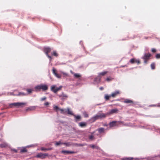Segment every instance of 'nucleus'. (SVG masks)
<instances>
[{"mask_svg": "<svg viewBox=\"0 0 160 160\" xmlns=\"http://www.w3.org/2000/svg\"><path fill=\"white\" fill-rule=\"evenodd\" d=\"M97 130L100 133H101L104 132L105 129L104 128H98Z\"/></svg>", "mask_w": 160, "mask_h": 160, "instance_id": "nucleus-19", "label": "nucleus"}, {"mask_svg": "<svg viewBox=\"0 0 160 160\" xmlns=\"http://www.w3.org/2000/svg\"><path fill=\"white\" fill-rule=\"evenodd\" d=\"M118 111V110L117 109H112L108 113V115L112 114L114 113H117Z\"/></svg>", "mask_w": 160, "mask_h": 160, "instance_id": "nucleus-12", "label": "nucleus"}, {"mask_svg": "<svg viewBox=\"0 0 160 160\" xmlns=\"http://www.w3.org/2000/svg\"><path fill=\"white\" fill-rule=\"evenodd\" d=\"M52 149L51 148H45L44 147H41L40 150L42 151H47L51 150Z\"/></svg>", "mask_w": 160, "mask_h": 160, "instance_id": "nucleus-18", "label": "nucleus"}, {"mask_svg": "<svg viewBox=\"0 0 160 160\" xmlns=\"http://www.w3.org/2000/svg\"><path fill=\"white\" fill-rule=\"evenodd\" d=\"M66 110L67 111L66 113H67L68 114L71 115H73L72 111H71L69 108H67Z\"/></svg>", "mask_w": 160, "mask_h": 160, "instance_id": "nucleus-22", "label": "nucleus"}, {"mask_svg": "<svg viewBox=\"0 0 160 160\" xmlns=\"http://www.w3.org/2000/svg\"><path fill=\"white\" fill-rule=\"evenodd\" d=\"M11 150L12 151H13L15 153H17L18 152L17 150L15 149H11Z\"/></svg>", "mask_w": 160, "mask_h": 160, "instance_id": "nucleus-43", "label": "nucleus"}, {"mask_svg": "<svg viewBox=\"0 0 160 160\" xmlns=\"http://www.w3.org/2000/svg\"><path fill=\"white\" fill-rule=\"evenodd\" d=\"M120 93V91L119 90H117L113 92L111 95V97L114 98L117 95Z\"/></svg>", "mask_w": 160, "mask_h": 160, "instance_id": "nucleus-14", "label": "nucleus"}, {"mask_svg": "<svg viewBox=\"0 0 160 160\" xmlns=\"http://www.w3.org/2000/svg\"><path fill=\"white\" fill-rule=\"evenodd\" d=\"M62 88V86H61L58 88H56L55 85H53L51 86V90L54 93H56L57 92L59 91Z\"/></svg>", "mask_w": 160, "mask_h": 160, "instance_id": "nucleus-5", "label": "nucleus"}, {"mask_svg": "<svg viewBox=\"0 0 160 160\" xmlns=\"http://www.w3.org/2000/svg\"><path fill=\"white\" fill-rule=\"evenodd\" d=\"M59 110L61 111V113L63 114H65L67 112V111L66 109H60Z\"/></svg>", "mask_w": 160, "mask_h": 160, "instance_id": "nucleus-21", "label": "nucleus"}, {"mask_svg": "<svg viewBox=\"0 0 160 160\" xmlns=\"http://www.w3.org/2000/svg\"><path fill=\"white\" fill-rule=\"evenodd\" d=\"M135 63H137L138 64H139L140 63V61L139 60L135 59Z\"/></svg>", "mask_w": 160, "mask_h": 160, "instance_id": "nucleus-31", "label": "nucleus"}, {"mask_svg": "<svg viewBox=\"0 0 160 160\" xmlns=\"http://www.w3.org/2000/svg\"><path fill=\"white\" fill-rule=\"evenodd\" d=\"M152 106H155V105H152Z\"/></svg>", "mask_w": 160, "mask_h": 160, "instance_id": "nucleus-49", "label": "nucleus"}, {"mask_svg": "<svg viewBox=\"0 0 160 160\" xmlns=\"http://www.w3.org/2000/svg\"><path fill=\"white\" fill-rule=\"evenodd\" d=\"M151 56V54L149 53H146L145 54L144 56L142 58L144 59V62L145 63H146L150 59Z\"/></svg>", "mask_w": 160, "mask_h": 160, "instance_id": "nucleus-6", "label": "nucleus"}, {"mask_svg": "<svg viewBox=\"0 0 160 160\" xmlns=\"http://www.w3.org/2000/svg\"><path fill=\"white\" fill-rule=\"evenodd\" d=\"M79 126L81 127H85L87 125V123L85 122H81L79 123Z\"/></svg>", "mask_w": 160, "mask_h": 160, "instance_id": "nucleus-17", "label": "nucleus"}, {"mask_svg": "<svg viewBox=\"0 0 160 160\" xmlns=\"http://www.w3.org/2000/svg\"><path fill=\"white\" fill-rule=\"evenodd\" d=\"M127 67V66L126 65H125L123 66H121V67Z\"/></svg>", "mask_w": 160, "mask_h": 160, "instance_id": "nucleus-47", "label": "nucleus"}, {"mask_svg": "<svg viewBox=\"0 0 160 160\" xmlns=\"http://www.w3.org/2000/svg\"><path fill=\"white\" fill-rule=\"evenodd\" d=\"M135 58H132L130 60V62L132 64H133L134 63H135Z\"/></svg>", "mask_w": 160, "mask_h": 160, "instance_id": "nucleus-27", "label": "nucleus"}, {"mask_svg": "<svg viewBox=\"0 0 160 160\" xmlns=\"http://www.w3.org/2000/svg\"><path fill=\"white\" fill-rule=\"evenodd\" d=\"M54 109L56 111H57L58 110H59L60 108H59L58 106H55L54 107Z\"/></svg>", "mask_w": 160, "mask_h": 160, "instance_id": "nucleus-33", "label": "nucleus"}, {"mask_svg": "<svg viewBox=\"0 0 160 160\" xmlns=\"http://www.w3.org/2000/svg\"><path fill=\"white\" fill-rule=\"evenodd\" d=\"M49 104V103L48 102H46L44 103V105L45 106H48Z\"/></svg>", "mask_w": 160, "mask_h": 160, "instance_id": "nucleus-45", "label": "nucleus"}, {"mask_svg": "<svg viewBox=\"0 0 160 160\" xmlns=\"http://www.w3.org/2000/svg\"><path fill=\"white\" fill-rule=\"evenodd\" d=\"M71 72L72 74H73L75 77V78H80L81 77V75L78 73H74L72 71H71Z\"/></svg>", "mask_w": 160, "mask_h": 160, "instance_id": "nucleus-15", "label": "nucleus"}, {"mask_svg": "<svg viewBox=\"0 0 160 160\" xmlns=\"http://www.w3.org/2000/svg\"><path fill=\"white\" fill-rule=\"evenodd\" d=\"M61 152L64 154H71L75 153V152L73 151L64 150L62 151Z\"/></svg>", "mask_w": 160, "mask_h": 160, "instance_id": "nucleus-13", "label": "nucleus"}, {"mask_svg": "<svg viewBox=\"0 0 160 160\" xmlns=\"http://www.w3.org/2000/svg\"><path fill=\"white\" fill-rule=\"evenodd\" d=\"M53 73L55 75V76L58 78H61V76L60 74H58L57 73V71L55 69V68H53L52 70Z\"/></svg>", "mask_w": 160, "mask_h": 160, "instance_id": "nucleus-10", "label": "nucleus"}, {"mask_svg": "<svg viewBox=\"0 0 160 160\" xmlns=\"http://www.w3.org/2000/svg\"><path fill=\"white\" fill-rule=\"evenodd\" d=\"M133 159V158L131 157L125 158L122 159L123 160H132Z\"/></svg>", "mask_w": 160, "mask_h": 160, "instance_id": "nucleus-26", "label": "nucleus"}, {"mask_svg": "<svg viewBox=\"0 0 160 160\" xmlns=\"http://www.w3.org/2000/svg\"><path fill=\"white\" fill-rule=\"evenodd\" d=\"M62 143H61L60 141H59L58 142H57L55 143L56 146H58L60 145L61 144H62Z\"/></svg>", "mask_w": 160, "mask_h": 160, "instance_id": "nucleus-32", "label": "nucleus"}, {"mask_svg": "<svg viewBox=\"0 0 160 160\" xmlns=\"http://www.w3.org/2000/svg\"><path fill=\"white\" fill-rule=\"evenodd\" d=\"M123 102L125 103L133 104V102L132 101L128 99H125L123 101Z\"/></svg>", "mask_w": 160, "mask_h": 160, "instance_id": "nucleus-16", "label": "nucleus"}, {"mask_svg": "<svg viewBox=\"0 0 160 160\" xmlns=\"http://www.w3.org/2000/svg\"><path fill=\"white\" fill-rule=\"evenodd\" d=\"M36 90L40 91L42 90V91H46L48 89V86L46 84H40L36 86L35 88Z\"/></svg>", "mask_w": 160, "mask_h": 160, "instance_id": "nucleus-2", "label": "nucleus"}, {"mask_svg": "<svg viewBox=\"0 0 160 160\" xmlns=\"http://www.w3.org/2000/svg\"><path fill=\"white\" fill-rule=\"evenodd\" d=\"M52 55L54 56H55L57 57L58 56V54L55 51H54L53 53L52 54Z\"/></svg>", "mask_w": 160, "mask_h": 160, "instance_id": "nucleus-35", "label": "nucleus"}, {"mask_svg": "<svg viewBox=\"0 0 160 160\" xmlns=\"http://www.w3.org/2000/svg\"><path fill=\"white\" fill-rule=\"evenodd\" d=\"M108 72V71H104L102 72H101L99 73L98 76V77L96 78L95 79V80H96L97 79H98V78H99L98 79L99 81H100L101 80V76H104L105 75H106Z\"/></svg>", "mask_w": 160, "mask_h": 160, "instance_id": "nucleus-9", "label": "nucleus"}, {"mask_svg": "<svg viewBox=\"0 0 160 160\" xmlns=\"http://www.w3.org/2000/svg\"><path fill=\"white\" fill-rule=\"evenodd\" d=\"M7 146V144L5 143H2L0 145V147L2 148L5 147Z\"/></svg>", "mask_w": 160, "mask_h": 160, "instance_id": "nucleus-28", "label": "nucleus"}, {"mask_svg": "<svg viewBox=\"0 0 160 160\" xmlns=\"http://www.w3.org/2000/svg\"><path fill=\"white\" fill-rule=\"evenodd\" d=\"M151 51L153 52H156V50L154 48H152L151 49Z\"/></svg>", "mask_w": 160, "mask_h": 160, "instance_id": "nucleus-39", "label": "nucleus"}, {"mask_svg": "<svg viewBox=\"0 0 160 160\" xmlns=\"http://www.w3.org/2000/svg\"><path fill=\"white\" fill-rule=\"evenodd\" d=\"M46 98H47L46 97H43L41 99V101H43L45 100L46 99Z\"/></svg>", "mask_w": 160, "mask_h": 160, "instance_id": "nucleus-38", "label": "nucleus"}, {"mask_svg": "<svg viewBox=\"0 0 160 160\" xmlns=\"http://www.w3.org/2000/svg\"><path fill=\"white\" fill-rule=\"evenodd\" d=\"M84 114L85 117L87 118L88 116V115L86 113H84Z\"/></svg>", "mask_w": 160, "mask_h": 160, "instance_id": "nucleus-44", "label": "nucleus"}, {"mask_svg": "<svg viewBox=\"0 0 160 160\" xmlns=\"http://www.w3.org/2000/svg\"><path fill=\"white\" fill-rule=\"evenodd\" d=\"M100 89L101 90H102L103 89V88L102 87H101L100 88Z\"/></svg>", "mask_w": 160, "mask_h": 160, "instance_id": "nucleus-46", "label": "nucleus"}, {"mask_svg": "<svg viewBox=\"0 0 160 160\" xmlns=\"http://www.w3.org/2000/svg\"><path fill=\"white\" fill-rule=\"evenodd\" d=\"M75 117L76 119L77 120L81 118V117L80 116H75Z\"/></svg>", "mask_w": 160, "mask_h": 160, "instance_id": "nucleus-37", "label": "nucleus"}, {"mask_svg": "<svg viewBox=\"0 0 160 160\" xmlns=\"http://www.w3.org/2000/svg\"><path fill=\"white\" fill-rule=\"evenodd\" d=\"M94 136L92 135H91L89 136V138L91 140L93 139Z\"/></svg>", "mask_w": 160, "mask_h": 160, "instance_id": "nucleus-40", "label": "nucleus"}, {"mask_svg": "<svg viewBox=\"0 0 160 160\" xmlns=\"http://www.w3.org/2000/svg\"><path fill=\"white\" fill-rule=\"evenodd\" d=\"M111 97V95L109 96L108 95H105V98L106 100H109L110 98Z\"/></svg>", "mask_w": 160, "mask_h": 160, "instance_id": "nucleus-25", "label": "nucleus"}, {"mask_svg": "<svg viewBox=\"0 0 160 160\" xmlns=\"http://www.w3.org/2000/svg\"><path fill=\"white\" fill-rule=\"evenodd\" d=\"M112 80L111 78H108L106 79V80L108 81H111Z\"/></svg>", "mask_w": 160, "mask_h": 160, "instance_id": "nucleus-41", "label": "nucleus"}, {"mask_svg": "<svg viewBox=\"0 0 160 160\" xmlns=\"http://www.w3.org/2000/svg\"><path fill=\"white\" fill-rule=\"evenodd\" d=\"M156 58L157 59H160V53L157 54L156 55Z\"/></svg>", "mask_w": 160, "mask_h": 160, "instance_id": "nucleus-30", "label": "nucleus"}, {"mask_svg": "<svg viewBox=\"0 0 160 160\" xmlns=\"http://www.w3.org/2000/svg\"><path fill=\"white\" fill-rule=\"evenodd\" d=\"M26 103L25 102H18L16 103H11L9 104V107L10 108H12L13 106L16 107H22L23 106L25 105Z\"/></svg>", "mask_w": 160, "mask_h": 160, "instance_id": "nucleus-3", "label": "nucleus"}, {"mask_svg": "<svg viewBox=\"0 0 160 160\" xmlns=\"http://www.w3.org/2000/svg\"><path fill=\"white\" fill-rule=\"evenodd\" d=\"M108 115V113H99L98 115H96L92 118L90 119V121L92 122H93L98 119L105 118Z\"/></svg>", "mask_w": 160, "mask_h": 160, "instance_id": "nucleus-1", "label": "nucleus"}, {"mask_svg": "<svg viewBox=\"0 0 160 160\" xmlns=\"http://www.w3.org/2000/svg\"><path fill=\"white\" fill-rule=\"evenodd\" d=\"M117 123H118L119 124L122 123V122L121 121H113L110 122L109 123L110 127H112L114 126H118Z\"/></svg>", "mask_w": 160, "mask_h": 160, "instance_id": "nucleus-7", "label": "nucleus"}, {"mask_svg": "<svg viewBox=\"0 0 160 160\" xmlns=\"http://www.w3.org/2000/svg\"><path fill=\"white\" fill-rule=\"evenodd\" d=\"M90 147L93 148H96V147L94 145H90Z\"/></svg>", "mask_w": 160, "mask_h": 160, "instance_id": "nucleus-42", "label": "nucleus"}, {"mask_svg": "<svg viewBox=\"0 0 160 160\" xmlns=\"http://www.w3.org/2000/svg\"><path fill=\"white\" fill-rule=\"evenodd\" d=\"M36 108V107L35 106H32V107H28V108L26 109V111H27L30 110V111H32L34 110Z\"/></svg>", "mask_w": 160, "mask_h": 160, "instance_id": "nucleus-20", "label": "nucleus"}, {"mask_svg": "<svg viewBox=\"0 0 160 160\" xmlns=\"http://www.w3.org/2000/svg\"><path fill=\"white\" fill-rule=\"evenodd\" d=\"M27 152V150L26 148H23L21 149L20 152L21 153H25Z\"/></svg>", "mask_w": 160, "mask_h": 160, "instance_id": "nucleus-23", "label": "nucleus"}, {"mask_svg": "<svg viewBox=\"0 0 160 160\" xmlns=\"http://www.w3.org/2000/svg\"><path fill=\"white\" fill-rule=\"evenodd\" d=\"M58 96L59 97L61 98V99L62 100L66 99L68 97V96L63 92H62V94Z\"/></svg>", "mask_w": 160, "mask_h": 160, "instance_id": "nucleus-11", "label": "nucleus"}, {"mask_svg": "<svg viewBox=\"0 0 160 160\" xmlns=\"http://www.w3.org/2000/svg\"><path fill=\"white\" fill-rule=\"evenodd\" d=\"M18 95L19 96H25L26 95V94L23 92H20Z\"/></svg>", "mask_w": 160, "mask_h": 160, "instance_id": "nucleus-29", "label": "nucleus"}, {"mask_svg": "<svg viewBox=\"0 0 160 160\" xmlns=\"http://www.w3.org/2000/svg\"><path fill=\"white\" fill-rule=\"evenodd\" d=\"M148 38V37H145V39H147Z\"/></svg>", "mask_w": 160, "mask_h": 160, "instance_id": "nucleus-48", "label": "nucleus"}, {"mask_svg": "<svg viewBox=\"0 0 160 160\" xmlns=\"http://www.w3.org/2000/svg\"><path fill=\"white\" fill-rule=\"evenodd\" d=\"M48 153H39L37 154L35 157L41 159H44L47 157L49 156Z\"/></svg>", "mask_w": 160, "mask_h": 160, "instance_id": "nucleus-4", "label": "nucleus"}, {"mask_svg": "<svg viewBox=\"0 0 160 160\" xmlns=\"http://www.w3.org/2000/svg\"><path fill=\"white\" fill-rule=\"evenodd\" d=\"M151 67L152 69H154L155 68V64L154 63H152L151 65Z\"/></svg>", "mask_w": 160, "mask_h": 160, "instance_id": "nucleus-24", "label": "nucleus"}, {"mask_svg": "<svg viewBox=\"0 0 160 160\" xmlns=\"http://www.w3.org/2000/svg\"><path fill=\"white\" fill-rule=\"evenodd\" d=\"M27 91L28 93H30L32 92V90L31 89H27Z\"/></svg>", "mask_w": 160, "mask_h": 160, "instance_id": "nucleus-36", "label": "nucleus"}, {"mask_svg": "<svg viewBox=\"0 0 160 160\" xmlns=\"http://www.w3.org/2000/svg\"><path fill=\"white\" fill-rule=\"evenodd\" d=\"M62 144L65 145L66 146H69L70 145V143L69 142H65V143H62Z\"/></svg>", "mask_w": 160, "mask_h": 160, "instance_id": "nucleus-34", "label": "nucleus"}, {"mask_svg": "<svg viewBox=\"0 0 160 160\" xmlns=\"http://www.w3.org/2000/svg\"><path fill=\"white\" fill-rule=\"evenodd\" d=\"M51 51V49L50 48L47 47L45 48H44V51L45 53L46 54L47 56L50 58V59H52V58L51 56H49L48 54V53L50 52Z\"/></svg>", "mask_w": 160, "mask_h": 160, "instance_id": "nucleus-8", "label": "nucleus"}]
</instances>
